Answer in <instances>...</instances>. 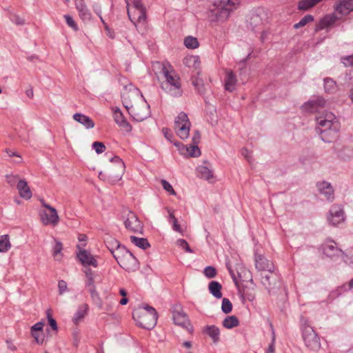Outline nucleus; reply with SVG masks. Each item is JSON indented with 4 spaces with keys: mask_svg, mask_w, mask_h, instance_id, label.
<instances>
[{
    "mask_svg": "<svg viewBox=\"0 0 353 353\" xmlns=\"http://www.w3.org/2000/svg\"><path fill=\"white\" fill-rule=\"evenodd\" d=\"M203 332L209 336L214 343H217L219 341L220 330L215 325H207L203 327Z\"/></svg>",
    "mask_w": 353,
    "mask_h": 353,
    "instance_id": "c85d7f7f",
    "label": "nucleus"
},
{
    "mask_svg": "<svg viewBox=\"0 0 353 353\" xmlns=\"http://www.w3.org/2000/svg\"><path fill=\"white\" fill-rule=\"evenodd\" d=\"M76 8L79 12V17L83 20H88L91 18V14L83 0H75Z\"/></svg>",
    "mask_w": 353,
    "mask_h": 353,
    "instance_id": "cd10ccee",
    "label": "nucleus"
},
{
    "mask_svg": "<svg viewBox=\"0 0 353 353\" xmlns=\"http://www.w3.org/2000/svg\"><path fill=\"white\" fill-rule=\"evenodd\" d=\"M275 278L270 277L268 274L264 273L261 276V283L269 291L274 288L275 285Z\"/></svg>",
    "mask_w": 353,
    "mask_h": 353,
    "instance_id": "e433bc0d",
    "label": "nucleus"
},
{
    "mask_svg": "<svg viewBox=\"0 0 353 353\" xmlns=\"http://www.w3.org/2000/svg\"><path fill=\"white\" fill-rule=\"evenodd\" d=\"M256 268L261 272H272L274 271L273 263L262 255L258 254L255 256Z\"/></svg>",
    "mask_w": 353,
    "mask_h": 353,
    "instance_id": "f3484780",
    "label": "nucleus"
},
{
    "mask_svg": "<svg viewBox=\"0 0 353 353\" xmlns=\"http://www.w3.org/2000/svg\"><path fill=\"white\" fill-rule=\"evenodd\" d=\"M319 192L325 195L327 200L331 201L334 199V190L330 183L322 181L317 184Z\"/></svg>",
    "mask_w": 353,
    "mask_h": 353,
    "instance_id": "393cba45",
    "label": "nucleus"
},
{
    "mask_svg": "<svg viewBox=\"0 0 353 353\" xmlns=\"http://www.w3.org/2000/svg\"><path fill=\"white\" fill-rule=\"evenodd\" d=\"M161 88L172 97H179L182 95L180 78L170 66L163 65L162 67Z\"/></svg>",
    "mask_w": 353,
    "mask_h": 353,
    "instance_id": "7ed1b4c3",
    "label": "nucleus"
},
{
    "mask_svg": "<svg viewBox=\"0 0 353 353\" xmlns=\"http://www.w3.org/2000/svg\"><path fill=\"white\" fill-rule=\"evenodd\" d=\"M236 271L237 273V277L234 273V270L230 269V272L233 277L234 281L237 283L238 281L241 282H251L252 283V275L251 272L245 267L241 264H238L236 266Z\"/></svg>",
    "mask_w": 353,
    "mask_h": 353,
    "instance_id": "4468645a",
    "label": "nucleus"
},
{
    "mask_svg": "<svg viewBox=\"0 0 353 353\" xmlns=\"http://www.w3.org/2000/svg\"><path fill=\"white\" fill-rule=\"evenodd\" d=\"M96 13L99 16L100 19H101V21H102L103 26H104V28L105 30H106L107 32V35L111 38V39H114L115 37V34L114 33V32L109 28V26L107 25V23L104 21L103 19L101 17V10L100 9V7H98L97 6L94 9Z\"/></svg>",
    "mask_w": 353,
    "mask_h": 353,
    "instance_id": "37998d69",
    "label": "nucleus"
},
{
    "mask_svg": "<svg viewBox=\"0 0 353 353\" xmlns=\"http://www.w3.org/2000/svg\"><path fill=\"white\" fill-rule=\"evenodd\" d=\"M92 148L97 154H101L105 150V146L102 142H94L92 144Z\"/></svg>",
    "mask_w": 353,
    "mask_h": 353,
    "instance_id": "4d7b16f0",
    "label": "nucleus"
},
{
    "mask_svg": "<svg viewBox=\"0 0 353 353\" xmlns=\"http://www.w3.org/2000/svg\"><path fill=\"white\" fill-rule=\"evenodd\" d=\"M128 5V10H135L138 9H145V8L143 6L141 0H131V6H130L128 1H126Z\"/></svg>",
    "mask_w": 353,
    "mask_h": 353,
    "instance_id": "603ef678",
    "label": "nucleus"
},
{
    "mask_svg": "<svg viewBox=\"0 0 353 353\" xmlns=\"http://www.w3.org/2000/svg\"><path fill=\"white\" fill-rule=\"evenodd\" d=\"M161 184L163 185V189L170 193L172 195H176V192L173 189L172 186L170 183H168L167 181L163 179L161 180Z\"/></svg>",
    "mask_w": 353,
    "mask_h": 353,
    "instance_id": "13d9d810",
    "label": "nucleus"
},
{
    "mask_svg": "<svg viewBox=\"0 0 353 353\" xmlns=\"http://www.w3.org/2000/svg\"><path fill=\"white\" fill-rule=\"evenodd\" d=\"M44 323L42 321L38 322L30 327V332H43Z\"/></svg>",
    "mask_w": 353,
    "mask_h": 353,
    "instance_id": "bf43d9fd",
    "label": "nucleus"
},
{
    "mask_svg": "<svg viewBox=\"0 0 353 353\" xmlns=\"http://www.w3.org/2000/svg\"><path fill=\"white\" fill-rule=\"evenodd\" d=\"M334 10L339 14L346 16L353 12V0H338L334 6Z\"/></svg>",
    "mask_w": 353,
    "mask_h": 353,
    "instance_id": "dca6fc26",
    "label": "nucleus"
},
{
    "mask_svg": "<svg viewBox=\"0 0 353 353\" xmlns=\"http://www.w3.org/2000/svg\"><path fill=\"white\" fill-rule=\"evenodd\" d=\"M172 319L175 325L192 332L193 327L181 305H175L172 310Z\"/></svg>",
    "mask_w": 353,
    "mask_h": 353,
    "instance_id": "9d476101",
    "label": "nucleus"
},
{
    "mask_svg": "<svg viewBox=\"0 0 353 353\" xmlns=\"http://www.w3.org/2000/svg\"><path fill=\"white\" fill-rule=\"evenodd\" d=\"M243 156L250 163L252 161L251 152L247 149L243 148L242 150Z\"/></svg>",
    "mask_w": 353,
    "mask_h": 353,
    "instance_id": "774afa93",
    "label": "nucleus"
},
{
    "mask_svg": "<svg viewBox=\"0 0 353 353\" xmlns=\"http://www.w3.org/2000/svg\"><path fill=\"white\" fill-rule=\"evenodd\" d=\"M230 13L223 1H215L208 12V19L212 22H223L229 17Z\"/></svg>",
    "mask_w": 353,
    "mask_h": 353,
    "instance_id": "6e6552de",
    "label": "nucleus"
},
{
    "mask_svg": "<svg viewBox=\"0 0 353 353\" xmlns=\"http://www.w3.org/2000/svg\"><path fill=\"white\" fill-rule=\"evenodd\" d=\"M342 62L346 67L353 66V54L342 58Z\"/></svg>",
    "mask_w": 353,
    "mask_h": 353,
    "instance_id": "0e129e2a",
    "label": "nucleus"
},
{
    "mask_svg": "<svg viewBox=\"0 0 353 353\" xmlns=\"http://www.w3.org/2000/svg\"><path fill=\"white\" fill-rule=\"evenodd\" d=\"M11 243L8 234L0 236V252H6L11 248Z\"/></svg>",
    "mask_w": 353,
    "mask_h": 353,
    "instance_id": "58836bf2",
    "label": "nucleus"
},
{
    "mask_svg": "<svg viewBox=\"0 0 353 353\" xmlns=\"http://www.w3.org/2000/svg\"><path fill=\"white\" fill-rule=\"evenodd\" d=\"M119 293L122 296V298H123L120 301V304L122 305H126L128 302V299L126 298L127 292L124 289H120Z\"/></svg>",
    "mask_w": 353,
    "mask_h": 353,
    "instance_id": "69168bd1",
    "label": "nucleus"
},
{
    "mask_svg": "<svg viewBox=\"0 0 353 353\" xmlns=\"http://www.w3.org/2000/svg\"><path fill=\"white\" fill-rule=\"evenodd\" d=\"M324 1L325 0H300L298 2L297 8L299 10L307 11Z\"/></svg>",
    "mask_w": 353,
    "mask_h": 353,
    "instance_id": "c756f323",
    "label": "nucleus"
},
{
    "mask_svg": "<svg viewBox=\"0 0 353 353\" xmlns=\"http://www.w3.org/2000/svg\"><path fill=\"white\" fill-rule=\"evenodd\" d=\"M63 249L62 243L59 241H56L55 245L53 247V257L55 261H61L63 258V254L61 252Z\"/></svg>",
    "mask_w": 353,
    "mask_h": 353,
    "instance_id": "ea45409f",
    "label": "nucleus"
},
{
    "mask_svg": "<svg viewBox=\"0 0 353 353\" xmlns=\"http://www.w3.org/2000/svg\"><path fill=\"white\" fill-rule=\"evenodd\" d=\"M128 14L130 21L134 24L143 22L146 17L145 9L128 10Z\"/></svg>",
    "mask_w": 353,
    "mask_h": 353,
    "instance_id": "5701e85b",
    "label": "nucleus"
},
{
    "mask_svg": "<svg viewBox=\"0 0 353 353\" xmlns=\"http://www.w3.org/2000/svg\"><path fill=\"white\" fill-rule=\"evenodd\" d=\"M17 187L21 197L26 200L31 199L32 194L27 182L25 180H20L18 182Z\"/></svg>",
    "mask_w": 353,
    "mask_h": 353,
    "instance_id": "bb28decb",
    "label": "nucleus"
},
{
    "mask_svg": "<svg viewBox=\"0 0 353 353\" xmlns=\"http://www.w3.org/2000/svg\"><path fill=\"white\" fill-rule=\"evenodd\" d=\"M338 20V17L335 13L325 14L322 17L316 26V30L327 29L333 26Z\"/></svg>",
    "mask_w": 353,
    "mask_h": 353,
    "instance_id": "a211bd4d",
    "label": "nucleus"
},
{
    "mask_svg": "<svg viewBox=\"0 0 353 353\" xmlns=\"http://www.w3.org/2000/svg\"><path fill=\"white\" fill-rule=\"evenodd\" d=\"M179 120L185 122V123L183 124V126H179V125L177 124V127L174 128L175 132L181 139H186L188 138L190 134L191 123L188 115L184 112L179 114Z\"/></svg>",
    "mask_w": 353,
    "mask_h": 353,
    "instance_id": "ddd939ff",
    "label": "nucleus"
},
{
    "mask_svg": "<svg viewBox=\"0 0 353 353\" xmlns=\"http://www.w3.org/2000/svg\"><path fill=\"white\" fill-rule=\"evenodd\" d=\"M324 87L327 92H334L336 90V83L331 79H325L324 80Z\"/></svg>",
    "mask_w": 353,
    "mask_h": 353,
    "instance_id": "49530a36",
    "label": "nucleus"
},
{
    "mask_svg": "<svg viewBox=\"0 0 353 353\" xmlns=\"http://www.w3.org/2000/svg\"><path fill=\"white\" fill-rule=\"evenodd\" d=\"M165 210L167 211L168 212V221L170 222L174 219H176V216L174 215V210H172V208H168L166 207L165 208Z\"/></svg>",
    "mask_w": 353,
    "mask_h": 353,
    "instance_id": "338daca9",
    "label": "nucleus"
},
{
    "mask_svg": "<svg viewBox=\"0 0 353 353\" xmlns=\"http://www.w3.org/2000/svg\"><path fill=\"white\" fill-rule=\"evenodd\" d=\"M77 247L79 252L77 253V256L81 264L85 266L97 268L98 263L95 257L88 250L81 248L79 245Z\"/></svg>",
    "mask_w": 353,
    "mask_h": 353,
    "instance_id": "2eb2a0df",
    "label": "nucleus"
},
{
    "mask_svg": "<svg viewBox=\"0 0 353 353\" xmlns=\"http://www.w3.org/2000/svg\"><path fill=\"white\" fill-rule=\"evenodd\" d=\"M6 344L7 349L11 352H16L18 350L17 345L15 344L14 341L11 339H6Z\"/></svg>",
    "mask_w": 353,
    "mask_h": 353,
    "instance_id": "052dcab7",
    "label": "nucleus"
},
{
    "mask_svg": "<svg viewBox=\"0 0 353 353\" xmlns=\"http://www.w3.org/2000/svg\"><path fill=\"white\" fill-rule=\"evenodd\" d=\"M223 2L225 3V8H226L230 12L236 9L240 4V0H227Z\"/></svg>",
    "mask_w": 353,
    "mask_h": 353,
    "instance_id": "09e8293b",
    "label": "nucleus"
},
{
    "mask_svg": "<svg viewBox=\"0 0 353 353\" xmlns=\"http://www.w3.org/2000/svg\"><path fill=\"white\" fill-rule=\"evenodd\" d=\"M172 225V229L173 230L180 233L181 235H183V230L182 229V227L179 223L177 219L172 221L170 222Z\"/></svg>",
    "mask_w": 353,
    "mask_h": 353,
    "instance_id": "680f3d73",
    "label": "nucleus"
},
{
    "mask_svg": "<svg viewBox=\"0 0 353 353\" xmlns=\"http://www.w3.org/2000/svg\"><path fill=\"white\" fill-rule=\"evenodd\" d=\"M83 272L86 276V282H85L86 286H88V287L94 286L95 285H94L95 275H94V272H92V270L88 268H85Z\"/></svg>",
    "mask_w": 353,
    "mask_h": 353,
    "instance_id": "79ce46f5",
    "label": "nucleus"
},
{
    "mask_svg": "<svg viewBox=\"0 0 353 353\" xmlns=\"http://www.w3.org/2000/svg\"><path fill=\"white\" fill-rule=\"evenodd\" d=\"M123 223L125 228L130 232L142 233L143 225L137 215L131 211L123 216Z\"/></svg>",
    "mask_w": 353,
    "mask_h": 353,
    "instance_id": "f8f14e48",
    "label": "nucleus"
},
{
    "mask_svg": "<svg viewBox=\"0 0 353 353\" xmlns=\"http://www.w3.org/2000/svg\"><path fill=\"white\" fill-rule=\"evenodd\" d=\"M106 245L109 250L111 252V253L114 256L115 252L120 249V248H125L123 246H121L119 242L114 239V238H109L106 241Z\"/></svg>",
    "mask_w": 353,
    "mask_h": 353,
    "instance_id": "4c0bfd02",
    "label": "nucleus"
},
{
    "mask_svg": "<svg viewBox=\"0 0 353 353\" xmlns=\"http://www.w3.org/2000/svg\"><path fill=\"white\" fill-rule=\"evenodd\" d=\"M221 289L222 286L218 281H212L209 283L208 290L215 298L221 299L222 297Z\"/></svg>",
    "mask_w": 353,
    "mask_h": 353,
    "instance_id": "473e14b6",
    "label": "nucleus"
},
{
    "mask_svg": "<svg viewBox=\"0 0 353 353\" xmlns=\"http://www.w3.org/2000/svg\"><path fill=\"white\" fill-rule=\"evenodd\" d=\"M303 339L306 347L311 351L317 352L321 348V343L313 328L305 323L303 329Z\"/></svg>",
    "mask_w": 353,
    "mask_h": 353,
    "instance_id": "1a4fd4ad",
    "label": "nucleus"
},
{
    "mask_svg": "<svg viewBox=\"0 0 353 353\" xmlns=\"http://www.w3.org/2000/svg\"><path fill=\"white\" fill-rule=\"evenodd\" d=\"M325 104V101L321 97H317L315 99L309 101L302 105V109L305 111L313 110L316 106H323Z\"/></svg>",
    "mask_w": 353,
    "mask_h": 353,
    "instance_id": "2f4dec72",
    "label": "nucleus"
},
{
    "mask_svg": "<svg viewBox=\"0 0 353 353\" xmlns=\"http://www.w3.org/2000/svg\"><path fill=\"white\" fill-rule=\"evenodd\" d=\"M323 252L324 254L327 256L328 257H333L334 256H338L340 254L343 255V253L341 250H339L334 242L329 241H326L323 243L322 246Z\"/></svg>",
    "mask_w": 353,
    "mask_h": 353,
    "instance_id": "4be33fe9",
    "label": "nucleus"
},
{
    "mask_svg": "<svg viewBox=\"0 0 353 353\" xmlns=\"http://www.w3.org/2000/svg\"><path fill=\"white\" fill-rule=\"evenodd\" d=\"M176 244L182 249L185 250V252L192 253V250L190 248L188 242L185 239H179L176 241Z\"/></svg>",
    "mask_w": 353,
    "mask_h": 353,
    "instance_id": "6e6d98bb",
    "label": "nucleus"
},
{
    "mask_svg": "<svg viewBox=\"0 0 353 353\" xmlns=\"http://www.w3.org/2000/svg\"><path fill=\"white\" fill-rule=\"evenodd\" d=\"M184 45L189 49H195L199 46L196 38L189 36L184 39Z\"/></svg>",
    "mask_w": 353,
    "mask_h": 353,
    "instance_id": "c03bdc74",
    "label": "nucleus"
},
{
    "mask_svg": "<svg viewBox=\"0 0 353 353\" xmlns=\"http://www.w3.org/2000/svg\"><path fill=\"white\" fill-rule=\"evenodd\" d=\"M122 99L125 109L134 121L141 122L150 117V105L138 88L132 85L125 86Z\"/></svg>",
    "mask_w": 353,
    "mask_h": 353,
    "instance_id": "f257e3e1",
    "label": "nucleus"
},
{
    "mask_svg": "<svg viewBox=\"0 0 353 353\" xmlns=\"http://www.w3.org/2000/svg\"><path fill=\"white\" fill-rule=\"evenodd\" d=\"M225 74V89L228 92H233L236 88V77L231 70H227Z\"/></svg>",
    "mask_w": 353,
    "mask_h": 353,
    "instance_id": "a878e982",
    "label": "nucleus"
},
{
    "mask_svg": "<svg viewBox=\"0 0 353 353\" xmlns=\"http://www.w3.org/2000/svg\"><path fill=\"white\" fill-rule=\"evenodd\" d=\"M125 168V163L122 159L114 156L105 163L103 170L99 173V178L111 183H117L122 179Z\"/></svg>",
    "mask_w": 353,
    "mask_h": 353,
    "instance_id": "20e7f679",
    "label": "nucleus"
},
{
    "mask_svg": "<svg viewBox=\"0 0 353 353\" xmlns=\"http://www.w3.org/2000/svg\"><path fill=\"white\" fill-rule=\"evenodd\" d=\"M204 275L208 279H213L216 276V270L213 266H207L203 270Z\"/></svg>",
    "mask_w": 353,
    "mask_h": 353,
    "instance_id": "3c124183",
    "label": "nucleus"
},
{
    "mask_svg": "<svg viewBox=\"0 0 353 353\" xmlns=\"http://www.w3.org/2000/svg\"><path fill=\"white\" fill-rule=\"evenodd\" d=\"M30 334L37 344L41 345L45 341V335L43 332H30Z\"/></svg>",
    "mask_w": 353,
    "mask_h": 353,
    "instance_id": "864d4df0",
    "label": "nucleus"
},
{
    "mask_svg": "<svg viewBox=\"0 0 353 353\" xmlns=\"http://www.w3.org/2000/svg\"><path fill=\"white\" fill-rule=\"evenodd\" d=\"M42 208L39 211L40 221L43 225L55 227L59 222V216L57 210L43 199L40 200Z\"/></svg>",
    "mask_w": 353,
    "mask_h": 353,
    "instance_id": "423d86ee",
    "label": "nucleus"
},
{
    "mask_svg": "<svg viewBox=\"0 0 353 353\" xmlns=\"http://www.w3.org/2000/svg\"><path fill=\"white\" fill-rule=\"evenodd\" d=\"M314 21V17L311 14H307L303 17L299 23L294 25L295 29L305 26L307 23Z\"/></svg>",
    "mask_w": 353,
    "mask_h": 353,
    "instance_id": "a18cd8bd",
    "label": "nucleus"
},
{
    "mask_svg": "<svg viewBox=\"0 0 353 353\" xmlns=\"http://www.w3.org/2000/svg\"><path fill=\"white\" fill-rule=\"evenodd\" d=\"M72 118L86 129H92L94 126V121L89 117L83 114L75 113L73 114Z\"/></svg>",
    "mask_w": 353,
    "mask_h": 353,
    "instance_id": "b1692460",
    "label": "nucleus"
},
{
    "mask_svg": "<svg viewBox=\"0 0 353 353\" xmlns=\"http://www.w3.org/2000/svg\"><path fill=\"white\" fill-rule=\"evenodd\" d=\"M88 288H89V292L90 293L92 299L95 303H99V306L101 307V299L99 296V293L97 291L96 286L95 285L90 286V287H88Z\"/></svg>",
    "mask_w": 353,
    "mask_h": 353,
    "instance_id": "de8ad7c7",
    "label": "nucleus"
},
{
    "mask_svg": "<svg viewBox=\"0 0 353 353\" xmlns=\"http://www.w3.org/2000/svg\"><path fill=\"white\" fill-rule=\"evenodd\" d=\"M130 239L137 247L143 250H145L150 246L148 241L145 238H139L134 236H130Z\"/></svg>",
    "mask_w": 353,
    "mask_h": 353,
    "instance_id": "c9c22d12",
    "label": "nucleus"
},
{
    "mask_svg": "<svg viewBox=\"0 0 353 353\" xmlns=\"http://www.w3.org/2000/svg\"><path fill=\"white\" fill-rule=\"evenodd\" d=\"M179 150L181 154L189 157H197L201 154L200 149L196 145L183 146Z\"/></svg>",
    "mask_w": 353,
    "mask_h": 353,
    "instance_id": "7c9ffc66",
    "label": "nucleus"
},
{
    "mask_svg": "<svg viewBox=\"0 0 353 353\" xmlns=\"http://www.w3.org/2000/svg\"><path fill=\"white\" fill-rule=\"evenodd\" d=\"M239 325V321L235 316H227L223 321V325L228 329H231Z\"/></svg>",
    "mask_w": 353,
    "mask_h": 353,
    "instance_id": "a19ab883",
    "label": "nucleus"
},
{
    "mask_svg": "<svg viewBox=\"0 0 353 353\" xmlns=\"http://www.w3.org/2000/svg\"><path fill=\"white\" fill-rule=\"evenodd\" d=\"M199 57L196 55L187 56L183 59V64L190 68L196 69L199 66Z\"/></svg>",
    "mask_w": 353,
    "mask_h": 353,
    "instance_id": "f704fd0d",
    "label": "nucleus"
},
{
    "mask_svg": "<svg viewBox=\"0 0 353 353\" xmlns=\"http://www.w3.org/2000/svg\"><path fill=\"white\" fill-rule=\"evenodd\" d=\"M199 176L209 183H213L216 181V177L213 174L212 170L205 165L198 166L196 168Z\"/></svg>",
    "mask_w": 353,
    "mask_h": 353,
    "instance_id": "412c9836",
    "label": "nucleus"
},
{
    "mask_svg": "<svg viewBox=\"0 0 353 353\" xmlns=\"http://www.w3.org/2000/svg\"><path fill=\"white\" fill-rule=\"evenodd\" d=\"M221 310L223 313L228 314L232 310V304L228 299L224 298L222 300Z\"/></svg>",
    "mask_w": 353,
    "mask_h": 353,
    "instance_id": "8fccbe9b",
    "label": "nucleus"
},
{
    "mask_svg": "<svg viewBox=\"0 0 353 353\" xmlns=\"http://www.w3.org/2000/svg\"><path fill=\"white\" fill-rule=\"evenodd\" d=\"M114 258L119 265L128 272H134L139 268L137 259L125 248L117 250Z\"/></svg>",
    "mask_w": 353,
    "mask_h": 353,
    "instance_id": "0eeeda50",
    "label": "nucleus"
},
{
    "mask_svg": "<svg viewBox=\"0 0 353 353\" xmlns=\"http://www.w3.org/2000/svg\"><path fill=\"white\" fill-rule=\"evenodd\" d=\"M268 21V12L263 8H258L250 15L249 23L252 29L263 26Z\"/></svg>",
    "mask_w": 353,
    "mask_h": 353,
    "instance_id": "9b49d317",
    "label": "nucleus"
},
{
    "mask_svg": "<svg viewBox=\"0 0 353 353\" xmlns=\"http://www.w3.org/2000/svg\"><path fill=\"white\" fill-rule=\"evenodd\" d=\"M132 316L137 325L148 330L154 327L158 318L156 310L150 306L139 307L134 309Z\"/></svg>",
    "mask_w": 353,
    "mask_h": 353,
    "instance_id": "39448f33",
    "label": "nucleus"
},
{
    "mask_svg": "<svg viewBox=\"0 0 353 353\" xmlns=\"http://www.w3.org/2000/svg\"><path fill=\"white\" fill-rule=\"evenodd\" d=\"M58 291L59 295H63L68 291V284L64 280H60L58 282Z\"/></svg>",
    "mask_w": 353,
    "mask_h": 353,
    "instance_id": "5fc2aeb1",
    "label": "nucleus"
},
{
    "mask_svg": "<svg viewBox=\"0 0 353 353\" xmlns=\"http://www.w3.org/2000/svg\"><path fill=\"white\" fill-rule=\"evenodd\" d=\"M114 119L115 122L124 131L129 132L132 130V126L124 118L120 109L117 108L114 110Z\"/></svg>",
    "mask_w": 353,
    "mask_h": 353,
    "instance_id": "aec40b11",
    "label": "nucleus"
},
{
    "mask_svg": "<svg viewBox=\"0 0 353 353\" xmlns=\"http://www.w3.org/2000/svg\"><path fill=\"white\" fill-rule=\"evenodd\" d=\"M316 122L322 141L331 143L338 139L341 125L334 114L325 112L316 118Z\"/></svg>",
    "mask_w": 353,
    "mask_h": 353,
    "instance_id": "f03ea898",
    "label": "nucleus"
},
{
    "mask_svg": "<svg viewBox=\"0 0 353 353\" xmlns=\"http://www.w3.org/2000/svg\"><path fill=\"white\" fill-rule=\"evenodd\" d=\"M88 311V306L87 304H83L80 305L72 319L74 323L78 324L79 322H81L87 315Z\"/></svg>",
    "mask_w": 353,
    "mask_h": 353,
    "instance_id": "72a5a7b5",
    "label": "nucleus"
},
{
    "mask_svg": "<svg viewBox=\"0 0 353 353\" xmlns=\"http://www.w3.org/2000/svg\"><path fill=\"white\" fill-rule=\"evenodd\" d=\"M344 219L343 209L339 206H334L330 210V214L328 218L329 221L333 225H337L342 223Z\"/></svg>",
    "mask_w": 353,
    "mask_h": 353,
    "instance_id": "6ab92c4d",
    "label": "nucleus"
},
{
    "mask_svg": "<svg viewBox=\"0 0 353 353\" xmlns=\"http://www.w3.org/2000/svg\"><path fill=\"white\" fill-rule=\"evenodd\" d=\"M64 17L65 19L67 24L70 27H71L74 30H78V27H77L75 21H74V19H72V17L71 16H70V15H65Z\"/></svg>",
    "mask_w": 353,
    "mask_h": 353,
    "instance_id": "e2e57ef3",
    "label": "nucleus"
}]
</instances>
